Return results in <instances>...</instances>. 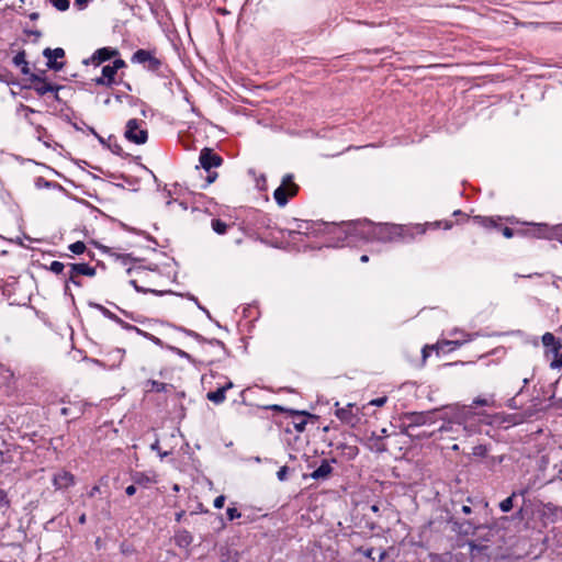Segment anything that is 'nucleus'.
I'll return each instance as SVG.
<instances>
[{"mask_svg":"<svg viewBox=\"0 0 562 562\" xmlns=\"http://www.w3.org/2000/svg\"><path fill=\"white\" fill-rule=\"evenodd\" d=\"M193 541L192 535L188 530H180L175 535V542L180 548H188Z\"/></svg>","mask_w":562,"mask_h":562,"instance_id":"nucleus-17","label":"nucleus"},{"mask_svg":"<svg viewBox=\"0 0 562 562\" xmlns=\"http://www.w3.org/2000/svg\"><path fill=\"white\" fill-rule=\"evenodd\" d=\"M386 403V397H378L369 402V405L383 406Z\"/></svg>","mask_w":562,"mask_h":562,"instance_id":"nucleus-33","label":"nucleus"},{"mask_svg":"<svg viewBox=\"0 0 562 562\" xmlns=\"http://www.w3.org/2000/svg\"><path fill=\"white\" fill-rule=\"evenodd\" d=\"M216 177H217V173H216V172L209 173L207 179H206V183H205V186H204V187H207L209 184H211L212 182H214V181H215V179H216Z\"/></svg>","mask_w":562,"mask_h":562,"instance_id":"nucleus-39","label":"nucleus"},{"mask_svg":"<svg viewBox=\"0 0 562 562\" xmlns=\"http://www.w3.org/2000/svg\"><path fill=\"white\" fill-rule=\"evenodd\" d=\"M131 60L134 64H147V68L150 70H156L160 66V61L146 49L136 50Z\"/></svg>","mask_w":562,"mask_h":562,"instance_id":"nucleus-7","label":"nucleus"},{"mask_svg":"<svg viewBox=\"0 0 562 562\" xmlns=\"http://www.w3.org/2000/svg\"><path fill=\"white\" fill-rule=\"evenodd\" d=\"M448 335L451 337V339L439 340L432 347H449V350H454L472 341L475 337L479 336L477 333H467L460 328H453L448 333Z\"/></svg>","mask_w":562,"mask_h":562,"instance_id":"nucleus-2","label":"nucleus"},{"mask_svg":"<svg viewBox=\"0 0 562 562\" xmlns=\"http://www.w3.org/2000/svg\"><path fill=\"white\" fill-rule=\"evenodd\" d=\"M64 268H65V266H64L63 262H60V261H53L50 263L49 270L52 272L56 273V274H59V273L63 272Z\"/></svg>","mask_w":562,"mask_h":562,"instance_id":"nucleus-26","label":"nucleus"},{"mask_svg":"<svg viewBox=\"0 0 562 562\" xmlns=\"http://www.w3.org/2000/svg\"><path fill=\"white\" fill-rule=\"evenodd\" d=\"M9 505L7 493L0 490V509Z\"/></svg>","mask_w":562,"mask_h":562,"instance_id":"nucleus-31","label":"nucleus"},{"mask_svg":"<svg viewBox=\"0 0 562 562\" xmlns=\"http://www.w3.org/2000/svg\"><path fill=\"white\" fill-rule=\"evenodd\" d=\"M34 81H35V90L38 94L43 95V94L54 91V87L50 83H48L44 80H41L40 78H35Z\"/></svg>","mask_w":562,"mask_h":562,"instance_id":"nucleus-19","label":"nucleus"},{"mask_svg":"<svg viewBox=\"0 0 562 562\" xmlns=\"http://www.w3.org/2000/svg\"><path fill=\"white\" fill-rule=\"evenodd\" d=\"M475 221L483 226H490L494 224V221L492 218L486 217H475Z\"/></svg>","mask_w":562,"mask_h":562,"instance_id":"nucleus-32","label":"nucleus"},{"mask_svg":"<svg viewBox=\"0 0 562 562\" xmlns=\"http://www.w3.org/2000/svg\"><path fill=\"white\" fill-rule=\"evenodd\" d=\"M212 228L217 234H224V233H226L227 225H226V223L222 222L221 220H213Z\"/></svg>","mask_w":562,"mask_h":562,"instance_id":"nucleus-21","label":"nucleus"},{"mask_svg":"<svg viewBox=\"0 0 562 562\" xmlns=\"http://www.w3.org/2000/svg\"><path fill=\"white\" fill-rule=\"evenodd\" d=\"M426 419H427V416H426V415L420 414V415H416V416H415L414 422H415L416 424L420 425V424H425V423H426Z\"/></svg>","mask_w":562,"mask_h":562,"instance_id":"nucleus-38","label":"nucleus"},{"mask_svg":"<svg viewBox=\"0 0 562 562\" xmlns=\"http://www.w3.org/2000/svg\"><path fill=\"white\" fill-rule=\"evenodd\" d=\"M69 250L76 255H81L86 250V245L82 241H76L69 245Z\"/></svg>","mask_w":562,"mask_h":562,"instance_id":"nucleus-22","label":"nucleus"},{"mask_svg":"<svg viewBox=\"0 0 562 562\" xmlns=\"http://www.w3.org/2000/svg\"><path fill=\"white\" fill-rule=\"evenodd\" d=\"M125 66L124 60L115 59L112 65H106L102 68V76L95 79L97 85L111 86L114 82V77L117 70Z\"/></svg>","mask_w":562,"mask_h":562,"instance_id":"nucleus-6","label":"nucleus"},{"mask_svg":"<svg viewBox=\"0 0 562 562\" xmlns=\"http://www.w3.org/2000/svg\"><path fill=\"white\" fill-rule=\"evenodd\" d=\"M553 239H557L562 244V224L554 225Z\"/></svg>","mask_w":562,"mask_h":562,"instance_id":"nucleus-30","label":"nucleus"},{"mask_svg":"<svg viewBox=\"0 0 562 562\" xmlns=\"http://www.w3.org/2000/svg\"><path fill=\"white\" fill-rule=\"evenodd\" d=\"M473 404L474 405L488 406V405L492 404V401H490L488 398H480V397H477V398H475L473 401Z\"/></svg>","mask_w":562,"mask_h":562,"instance_id":"nucleus-36","label":"nucleus"},{"mask_svg":"<svg viewBox=\"0 0 562 562\" xmlns=\"http://www.w3.org/2000/svg\"><path fill=\"white\" fill-rule=\"evenodd\" d=\"M136 484L147 486L157 482V474L155 472H138L133 476Z\"/></svg>","mask_w":562,"mask_h":562,"instance_id":"nucleus-16","label":"nucleus"},{"mask_svg":"<svg viewBox=\"0 0 562 562\" xmlns=\"http://www.w3.org/2000/svg\"><path fill=\"white\" fill-rule=\"evenodd\" d=\"M75 483V476L67 471H60L53 477V484L56 490L68 488Z\"/></svg>","mask_w":562,"mask_h":562,"instance_id":"nucleus-13","label":"nucleus"},{"mask_svg":"<svg viewBox=\"0 0 562 562\" xmlns=\"http://www.w3.org/2000/svg\"><path fill=\"white\" fill-rule=\"evenodd\" d=\"M514 494L507 498H505L504 501L501 502L499 504V508L502 512L504 513H508L512 510L513 508V499H514Z\"/></svg>","mask_w":562,"mask_h":562,"instance_id":"nucleus-23","label":"nucleus"},{"mask_svg":"<svg viewBox=\"0 0 562 562\" xmlns=\"http://www.w3.org/2000/svg\"><path fill=\"white\" fill-rule=\"evenodd\" d=\"M503 235L506 237V238H512L514 236V232L513 229H510L509 227H505L503 229Z\"/></svg>","mask_w":562,"mask_h":562,"instance_id":"nucleus-41","label":"nucleus"},{"mask_svg":"<svg viewBox=\"0 0 562 562\" xmlns=\"http://www.w3.org/2000/svg\"><path fill=\"white\" fill-rule=\"evenodd\" d=\"M305 426H306V422L305 420H302L300 423H296L294 425V428L299 431V432H302L304 429H305Z\"/></svg>","mask_w":562,"mask_h":562,"instance_id":"nucleus-40","label":"nucleus"},{"mask_svg":"<svg viewBox=\"0 0 562 562\" xmlns=\"http://www.w3.org/2000/svg\"><path fill=\"white\" fill-rule=\"evenodd\" d=\"M297 192V186L293 182L292 176L286 175L280 187L274 190L273 196L279 206L286 205L290 198Z\"/></svg>","mask_w":562,"mask_h":562,"instance_id":"nucleus-4","label":"nucleus"},{"mask_svg":"<svg viewBox=\"0 0 562 562\" xmlns=\"http://www.w3.org/2000/svg\"><path fill=\"white\" fill-rule=\"evenodd\" d=\"M273 408H274V409H278V411H283V408H282V407H280V406H278V405H274V407H273Z\"/></svg>","mask_w":562,"mask_h":562,"instance_id":"nucleus-51","label":"nucleus"},{"mask_svg":"<svg viewBox=\"0 0 562 562\" xmlns=\"http://www.w3.org/2000/svg\"><path fill=\"white\" fill-rule=\"evenodd\" d=\"M530 225L532 228L526 232V235L535 238L553 239L554 225L549 226L544 223H532Z\"/></svg>","mask_w":562,"mask_h":562,"instance_id":"nucleus-8","label":"nucleus"},{"mask_svg":"<svg viewBox=\"0 0 562 562\" xmlns=\"http://www.w3.org/2000/svg\"><path fill=\"white\" fill-rule=\"evenodd\" d=\"M226 514L229 520L237 519L241 516V514L235 507H228Z\"/></svg>","mask_w":562,"mask_h":562,"instance_id":"nucleus-28","label":"nucleus"},{"mask_svg":"<svg viewBox=\"0 0 562 562\" xmlns=\"http://www.w3.org/2000/svg\"><path fill=\"white\" fill-rule=\"evenodd\" d=\"M79 274L93 277L95 274V269L93 267H90L88 263L71 265L68 280L74 284L79 285L80 283L76 280L77 276Z\"/></svg>","mask_w":562,"mask_h":562,"instance_id":"nucleus-10","label":"nucleus"},{"mask_svg":"<svg viewBox=\"0 0 562 562\" xmlns=\"http://www.w3.org/2000/svg\"><path fill=\"white\" fill-rule=\"evenodd\" d=\"M560 347L552 348L551 352L554 356V359L551 361L550 367L552 369L562 368V353L559 351Z\"/></svg>","mask_w":562,"mask_h":562,"instance_id":"nucleus-20","label":"nucleus"},{"mask_svg":"<svg viewBox=\"0 0 562 562\" xmlns=\"http://www.w3.org/2000/svg\"><path fill=\"white\" fill-rule=\"evenodd\" d=\"M173 490H175V491H178V490H179V486H178V485H175Z\"/></svg>","mask_w":562,"mask_h":562,"instance_id":"nucleus-55","label":"nucleus"},{"mask_svg":"<svg viewBox=\"0 0 562 562\" xmlns=\"http://www.w3.org/2000/svg\"><path fill=\"white\" fill-rule=\"evenodd\" d=\"M542 344L546 346V347H549V346H552L553 348L554 347H558L555 345V337L553 336V334L551 333H546L543 336H542Z\"/></svg>","mask_w":562,"mask_h":562,"instance_id":"nucleus-25","label":"nucleus"},{"mask_svg":"<svg viewBox=\"0 0 562 562\" xmlns=\"http://www.w3.org/2000/svg\"><path fill=\"white\" fill-rule=\"evenodd\" d=\"M286 475H288V468L286 467L280 468L279 471L277 472V477L280 481H284L286 479Z\"/></svg>","mask_w":562,"mask_h":562,"instance_id":"nucleus-34","label":"nucleus"},{"mask_svg":"<svg viewBox=\"0 0 562 562\" xmlns=\"http://www.w3.org/2000/svg\"><path fill=\"white\" fill-rule=\"evenodd\" d=\"M192 300H193L196 304H199V303H198V299L192 297ZM198 306H199L201 310H203L200 305H198Z\"/></svg>","mask_w":562,"mask_h":562,"instance_id":"nucleus-52","label":"nucleus"},{"mask_svg":"<svg viewBox=\"0 0 562 562\" xmlns=\"http://www.w3.org/2000/svg\"><path fill=\"white\" fill-rule=\"evenodd\" d=\"M291 414L306 415V412L290 411Z\"/></svg>","mask_w":562,"mask_h":562,"instance_id":"nucleus-49","label":"nucleus"},{"mask_svg":"<svg viewBox=\"0 0 562 562\" xmlns=\"http://www.w3.org/2000/svg\"><path fill=\"white\" fill-rule=\"evenodd\" d=\"M43 54L47 59L48 68L54 70H60L63 68L64 64L57 61V59H60L65 56L63 48H46Z\"/></svg>","mask_w":562,"mask_h":562,"instance_id":"nucleus-12","label":"nucleus"},{"mask_svg":"<svg viewBox=\"0 0 562 562\" xmlns=\"http://www.w3.org/2000/svg\"><path fill=\"white\" fill-rule=\"evenodd\" d=\"M331 467L327 461H324L316 470L311 474L314 480L325 479L331 473Z\"/></svg>","mask_w":562,"mask_h":562,"instance_id":"nucleus-18","label":"nucleus"},{"mask_svg":"<svg viewBox=\"0 0 562 562\" xmlns=\"http://www.w3.org/2000/svg\"><path fill=\"white\" fill-rule=\"evenodd\" d=\"M256 186L259 190H266V177L263 175H261L257 180H256Z\"/></svg>","mask_w":562,"mask_h":562,"instance_id":"nucleus-35","label":"nucleus"},{"mask_svg":"<svg viewBox=\"0 0 562 562\" xmlns=\"http://www.w3.org/2000/svg\"><path fill=\"white\" fill-rule=\"evenodd\" d=\"M49 1L59 11H66L69 8V0H49Z\"/></svg>","mask_w":562,"mask_h":562,"instance_id":"nucleus-24","label":"nucleus"},{"mask_svg":"<svg viewBox=\"0 0 562 562\" xmlns=\"http://www.w3.org/2000/svg\"><path fill=\"white\" fill-rule=\"evenodd\" d=\"M125 492L128 496H133L136 493V487L134 485H128Z\"/></svg>","mask_w":562,"mask_h":562,"instance_id":"nucleus-42","label":"nucleus"},{"mask_svg":"<svg viewBox=\"0 0 562 562\" xmlns=\"http://www.w3.org/2000/svg\"><path fill=\"white\" fill-rule=\"evenodd\" d=\"M372 510L376 512L378 507L376 506H372Z\"/></svg>","mask_w":562,"mask_h":562,"instance_id":"nucleus-54","label":"nucleus"},{"mask_svg":"<svg viewBox=\"0 0 562 562\" xmlns=\"http://www.w3.org/2000/svg\"><path fill=\"white\" fill-rule=\"evenodd\" d=\"M115 54H116V50H114V49H111L108 47L99 48L92 55L91 60H92V63L99 65V64L110 59Z\"/></svg>","mask_w":562,"mask_h":562,"instance_id":"nucleus-15","label":"nucleus"},{"mask_svg":"<svg viewBox=\"0 0 562 562\" xmlns=\"http://www.w3.org/2000/svg\"><path fill=\"white\" fill-rule=\"evenodd\" d=\"M79 521H80L81 524H83V522L86 521V516H85V515H82V516L79 518Z\"/></svg>","mask_w":562,"mask_h":562,"instance_id":"nucleus-50","label":"nucleus"},{"mask_svg":"<svg viewBox=\"0 0 562 562\" xmlns=\"http://www.w3.org/2000/svg\"><path fill=\"white\" fill-rule=\"evenodd\" d=\"M426 231L424 225L403 226L395 224H378L371 226L373 238L380 241H396L404 239L406 236L413 237L414 234H424Z\"/></svg>","mask_w":562,"mask_h":562,"instance_id":"nucleus-1","label":"nucleus"},{"mask_svg":"<svg viewBox=\"0 0 562 562\" xmlns=\"http://www.w3.org/2000/svg\"><path fill=\"white\" fill-rule=\"evenodd\" d=\"M432 346H434V345H431V346H428V345H427V346H425V347L423 348V359H424V360H426V359H427V357L429 356V352H430L431 350H436L437 352H439L440 350H443V349H445V347H432Z\"/></svg>","mask_w":562,"mask_h":562,"instance_id":"nucleus-27","label":"nucleus"},{"mask_svg":"<svg viewBox=\"0 0 562 562\" xmlns=\"http://www.w3.org/2000/svg\"><path fill=\"white\" fill-rule=\"evenodd\" d=\"M372 553H373V549H368L366 552H364V555L368 557V558H371L372 557Z\"/></svg>","mask_w":562,"mask_h":562,"instance_id":"nucleus-47","label":"nucleus"},{"mask_svg":"<svg viewBox=\"0 0 562 562\" xmlns=\"http://www.w3.org/2000/svg\"><path fill=\"white\" fill-rule=\"evenodd\" d=\"M14 63H15L16 65H20L21 63H24L23 55H16V56L14 57Z\"/></svg>","mask_w":562,"mask_h":562,"instance_id":"nucleus-44","label":"nucleus"},{"mask_svg":"<svg viewBox=\"0 0 562 562\" xmlns=\"http://www.w3.org/2000/svg\"><path fill=\"white\" fill-rule=\"evenodd\" d=\"M150 449L154 451H157L160 459H164L165 457H167L169 454V452H167V451H164V452L160 451L159 440H155V442H153L150 445Z\"/></svg>","mask_w":562,"mask_h":562,"instance_id":"nucleus-29","label":"nucleus"},{"mask_svg":"<svg viewBox=\"0 0 562 562\" xmlns=\"http://www.w3.org/2000/svg\"><path fill=\"white\" fill-rule=\"evenodd\" d=\"M335 415L345 425L356 427L360 424L361 408L357 407L352 403H348L346 406L340 407L339 402H335Z\"/></svg>","mask_w":562,"mask_h":562,"instance_id":"nucleus-3","label":"nucleus"},{"mask_svg":"<svg viewBox=\"0 0 562 562\" xmlns=\"http://www.w3.org/2000/svg\"><path fill=\"white\" fill-rule=\"evenodd\" d=\"M125 137L137 145L145 144L148 137L147 130L142 127L138 120L131 119L126 123Z\"/></svg>","mask_w":562,"mask_h":562,"instance_id":"nucleus-5","label":"nucleus"},{"mask_svg":"<svg viewBox=\"0 0 562 562\" xmlns=\"http://www.w3.org/2000/svg\"><path fill=\"white\" fill-rule=\"evenodd\" d=\"M445 415H449L458 424H464L473 415V412L470 406H454L449 407Z\"/></svg>","mask_w":562,"mask_h":562,"instance_id":"nucleus-11","label":"nucleus"},{"mask_svg":"<svg viewBox=\"0 0 562 562\" xmlns=\"http://www.w3.org/2000/svg\"><path fill=\"white\" fill-rule=\"evenodd\" d=\"M462 513L465 514V515L471 514V507L468 506V505H463L462 506Z\"/></svg>","mask_w":562,"mask_h":562,"instance_id":"nucleus-46","label":"nucleus"},{"mask_svg":"<svg viewBox=\"0 0 562 562\" xmlns=\"http://www.w3.org/2000/svg\"><path fill=\"white\" fill-rule=\"evenodd\" d=\"M200 164L203 169L210 172L211 168L218 167L222 164V158L211 149L204 148L200 154Z\"/></svg>","mask_w":562,"mask_h":562,"instance_id":"nucleus-9","label":"nucleus"},{"mask_svg":"<svg viewBox=\"0 0 562 562\" xmlns=\"http://www.w3.org/2000/svg\"><path fill=\"white\" fill-rule=\"evenodd\" d=\"M360 260H361L362 262H368V261H369V257H368L367 255H362V256H361V258H360Z\"/></svg>","mask_w":562,"mask_h":562,"instance_id":"nucleus-48","label":"nucleus"},{"mask_svg":"<svg viewBox=\"0 0 562 562\" xmlns=\"http://www.w3.org/2000/svg\"><path fill=\"white\" fill-rule=\"evenodd\" d=\"M99 492H100V487L95 485V486H93V487L91 488V491L89 492V496H90V497H93V496H94L97 493H99Z\"/></svg>","mask_w":562,"mask_h":562,"instance_id":"nucleus-43","label":"nucleus"},{"mask_svg":"<svg viewBox=\"0 0 562 562\" xmlns=\"http://www.w3.org/2000/svg\"><path fill=\"white\" fill-rule=\"evenodd\" d=\"M126 327H127V328H135L137 331H139V329H138V328L133 327L132 325H127Z\"/></svg>","mask_w":562,"mask_h":562,"instance_id":"nucleus-53","label":"nucleus"},{"mask_svg":"<svg viewBox=\"0 0 562 562\" xmlns=\"http://www.w3.org/2000/svg\"><path fill=\"white\" fill-rule=\"evenodd\" d=\"M224 503H225V496L220 495L214 499V507L222 508L224 506Z\"/></svg>","mask_w":562,"mask_h":562,"instance_id":"nucleus-37","label":"nucleus"},{"mask_svg":"<svg viewBox=\"0 0 562 562\" xmlns=\"http://www.w3.org/2000/svg\"><path fill=\"white\" fill-rule=\"evenodd\" d=\"M131 284H132V285L135 288V290H136V291H138V292H145V291H146V290H144V289L139 288V286L137 285V283H136V281H135V280H132V281H131Z\"/></svg>","mask_w":562,"mask_h":562,"instance_id":"nucleus-45","label":"nucleus"},{"mask_svg":"<svg viewBox=\"0 0 562 562\" xmlns=\"http://www.w3.org/2000/svg\"><path fill=\"white\" fill-rule=\"evenodd\" d=\"M234 386L233 382L228 381L223 386H220L216 391L209 392L206 397L214 404H221L226 400V391Z\"/></svg>","mask_w":562,"mask_h":562,"instance_id":"nucleus-14","label":"nucleus"}]
</instances>
